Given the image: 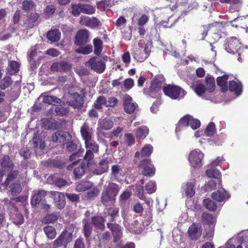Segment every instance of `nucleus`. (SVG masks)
Segmentation results:
<instances>
[{
	"label": "nucleus",
	"instance_id": "1",
	"mask_svg": "<svg viewBox=\"0 0 248 248\" xmlns=\"http://www.w3.org/2000/svg\"><path fill=\"white\" fill-rule=\"evenodd\" d=\"M188 125L192 129H196L200 126L201 122L198 119H195L190 115H185L179 121L176 127V132H180Z\"/></svg>",
	"mask_w": 248,
	"mask_h": 248
},
{
	"label": "nucleus",
	"instance_id": "2",
	"mask_svg": "<svg viewBox=\"0 0 248 248\" xmlns=\"http://www.w3.org/2000/svg\"><path fill=\"white\" fill-rule=\"evenodd\" d=\"M203 222L205 224L206 236L209 239L212 238L214 235V224L216 218L209 213H204L202 215Z\"/></svg>",
	"mask_w": 248,
	"mask_h": 248
},
{
	"label": "nucleus",
	"instance_id": "3",
	"mask_svg": "<svg viewBox=\"0 0 248 248\" xmlns=\"http://www.w3.org/2000/svg\"><path fill=\"white\" fill-rule=\"evenodd\" d=\"M165 94L172 99L183 97L186 94L185 91L177 86L168 85L163 88Z\"/></svg>",
	"mask_w": 248,
	"mask_h": 248
},
{
	"label": "nucleus",
	"instance_id": "4",
	"mask_svg": "<svg viewBox=\"0 0 248 248\" xmlns=\"http://www.w3.org/2000/svg\"><path fill=\"white\" fill-rule=\"evenodd\" d=\"M119 190L120 188L118 185L114 183H110L106 190L102 193L103 202L105 203L109 201H114Z\"/></svg>",
	"mask_w": 248,
	"mask_h": 248
},
{
	"label": "nucleus",
	"instance_id": "5",
	"mask_svg": "<svg viewBox=\"0 0 248 248\" xmlns=\"http://www.w3.org/2000/svg\"><path fill=\"white\" fill-rule=\"evenodd\" d=\"M204 154L199 149H195L190 152L188 160L191 166L197 169L201 168L203 165L202 160Z\"/></svg>",
	"mask_w": 248,
	"mask_h": 248
},
{
	"label": "nucleus",
	"instance_id": "6",
	"mask_svg": "<svg viewBox=\"0 0 248 248\" xmlns=\"http://www.w3.org/2000/svg\"><path fill=\"white\" fill-rule=\"evenodd\" d=\"M224 47L228 53L232 54L238 53L239 55L240 54L241 43L236 37H232L228 38L226 41Z\"/></svg>",
	"mask_w": 248,
	"mask_h": 248
},
{
	"label": "nucleus",
	"instance_id": "7",
	"mask_svg": "<svg viewBox=\"0 0 248 248\" xmlns=\"http://www.w3.org/2000/svg\"><path fill=\"white\" fill-rule=\"evenodd\" d=\"M72 240V234L67 231H63L53 242V248H58L63 246L64 248H66L67 245Z\"/></svg>",
	"mask_w": 248,
	"mask_h": 248
},
{
	"label": "nucleus",
	"instance_id": "8",
	"mask_svg": "<svg viewBox=\"0 0 248 248\" xmlns=\"http://www.w3.org/2000/svg\"><path fill=\"white\" fill-rule=\"evenodd\" d=\"M140 167L141 169L142 174L145 176L151 177L155 173V167L150 160L144 159L142 160L140 162Z\"/></svg>",
	"mask_w": 248,
	"mask_h": 248
},
{
	"label": "nucleus",
	"instance_id": "9",
	"mask_svg": "<svg viewBox=\"0 0 248 248\" xmlns=\"http://www.w3.org/2000/svg\"><path fill=\"white\" fill-rule=\"evenodd\" d=\"M87 64L92 70L98 73H103L106 68L105 62L102 60H97L95 57L90 59Z\"/></svg>",
	"mask_w": 248,
	"mask_h": 248
},
{
	"label": "nucleus",
	"instance_id": "10",
	"mask_svg": "<svg viewBox=\"0 0 248 248\" xmlns=\"http://www.w3.org/2000/svg\"><path fill=\"white\" fill-rule=\"evenodd\" d=\"M42 126L46 129L54 130L62 128L61 122L52 118H46L42 120Z\"/></svg>",
	"mask_w": 248,
	"mask_h": 248
},
{
	"label": "nucleus",
	"instance_id": "11",
	"mask_svg": "<svg viewBox=\"0 0 248 248\" xmlns=\"http://www.w3.org/2000/svg\"><path fill=\"white\" fill-rule=\"evenodd\" d=\"M51 197L54 199L56 206L59 209H62L65 205V199L63 193L58 191L50 192Z\"/></svg>",
	"mask_w": 248,
	"mask_h": 248
},
{
	"label": "nucleus",
	"instance_id": "12",
	"mask_svg": "<svg viewBox=\"0 0 248 248\" xmlns=\"http://www.w3.org/2000/svg\"><path fill=\"white\" fill-rule=\"evenodd\" d=\"M150 52V50L147 46H145L144 48L140 47L135 51L133 56L138 61L142 62L147 58Z\"/></svg>",
	"mask_w": 248,
	"mask_h": 248
},
{
	"label": "nucleus",
	"instance_id": "13",
	"mask_svg": "<svg viewBox=\"0 0 248 248\" xmlns=\"http://www.w3.org/2000/svg\"><path fill=\"white\" fill-rule=\"evenodd\" d=\"M71 138L70 134L63 131H58L53 134L52 140L56 142H63Z\"/></svg>",
	"mask_w": 248,
	"mask_h": 248
},
{
	"label": "nucleus",
	"instance_id": "14",
	"mask_svg": "<svg viewBox=\"0 0 248 248\" xmlns=\"http://www.w3.org/2000/svg\"><path fill=\"white\" fill-rule=\"evenodd\" d=\"M211 197L218 202H222L228 200L230 195L224 189L221 188L214 192Z\"/></svg>",
	"mask_w": 248,
	"mask_h": 248
},
{
	"label": "nucleus",
	"instance_id": "15",
	"mask_svg": "<svg viewBox=\"0 0 248 248\" xmlns=\"http://www.w3.org/2000/svg\"><path fill=\"white\" fill-rule=\"evenodd\" d=\"M124 110L127 113H133L137 107V105L133 102L132 97L128 95L124 96Z\"/></svg>",
	"mask_w": 248,
	"mask_h": 248
},
{
	"label": "nucleus",
	"instance_id": "16",
	"mask_svg": "<svg viewBox=\"0 0 248 248\" xmlns=\"http://www.w3.org/2000/svg\"><path fill=\"white\" fill-rule=\"evenodd\" d=\"M71 65L66 62L61 61L60 62H54L50 67V71L52 72H65L69 70Z\"/></svg>",
	"mask_w": 248,
	"mask_h": 248
},
{
	"label": "nucleus",
	"instance_id": "17",
	"mask_svg": "<svg viewBox=\"0 0 248 248\" xmlns=\"http://www.w3.org/2000/svg\"><path fill=\"white\" fill-rule=\"evenodd\" d=\"M46 194V192L43 189L39 190L35 192L31 198V205L35 207L41 202H43V200L45 197Z\"/></svg>",
	"mask_w": 248,
	"mask_h": 248
},
{
	"label": "nucleus",
	"instance_id": "18",
	"mask_svg": "<svg viewBox=\"0 0 248 248\" xmlns=\"http://www.w3.org/2000/svg\"><path fill=\"white\" fill-rule=\"evenodd\" d=\"M188 232L191 239H197L201 235V226L199 224L194 223L189 227Z\"/></svg>",
	"mask_w": 248,
	"mask_h": 248
},
{
	"label": "nucleus",
	"instance_id": "19",
	"mask_svg": "<svg viewBox=\"0 0 248 248\" xmlns=\"http://www.w3.org/2000/svg\"><path fill=\"white\" fill-rule=\"evenodd\" d=\"M195 184L192 182H187L183 184L182 186V190L183 194H185L187 197H193L195 193Z\"/></svg>",
	"mask_w": 248,
	"mask_h": 248
},
{
	"label": "nucleus",
	"instance_id": "20",
	"mask_svg": "<svg viewBox=\"0 0 248 248\" xmlns=\"http://www.w3.org/2000/svg\"><path fill=\"white\" fill-rule=\"evenodd\" d=\"M38 100H42L43 102L47 103L49 105L56 106L57 104H61L62 100L55 96L45 95L42 94Z\"/></svg>",
	"mask_w": 248,
	"mask_h": 248
},
{
	"label": "nucleus",
	"instance_id": "21",
	"mask_svg": "<svg viewBox=\"0 0 248 248\" xmlns=\"http://www.w3.org/2000/svg\"><path fill=\"white\" fill-rule=\"evenodd\" d=\"M98 125V129L108 130L111 129L113 127V122L108 118H105L104 119L99 120Z\"/></svg>",
	"mask_w": 248,
	"mask_h": 248
},
{
	"label": "nucleus",
	"instance_id": "22",
	"mask_svg": "<svg viewBox=\"0 0 248 248\" xmlns=\"http://www.w3.org/2000/svg\"><path fill=\"white\" fill-rule=\"evenodd\" d=\"M108 160H101L93 170V173L96 175H101L106 172L108 169Z\"/></svg>",
	"mask_w": 248,
	"mask_h": 248
},
{
	"label": "nucleus",
	"instance_id": "23",
	"mask_svg": "<svg viewBox=\"0 0 248 248\" xmlns=\"http://www.w3.org/2000/svg\"><path fill=\"white\" fill-rule=\"evenodd\" d=\"M1 167L4 170H12L13 169L14 163L8 155H4L0 160Z\"/></svg>",
	"mask_w": 248,
	"mask_h": 248
},
{
	"label": "nucleus",
	"instance_id": "24",
	"mask_svg": "<svg viewBox=\"0 0 248 248\" xmlns=\"http://www.w3.org/2000/svg\"><path fill=\"white\" fill-rule=\"evenodd\" d=\"M228 89L231 92H234L237 96L239 95L242 92V86L241 83L234 80L229 81Z\"/></svg>",
	"mask_w": 248,
	"mask_h": 248
},
{
	"label": "nucleus",
	"instance_id": "25",
	"mask_svg": "<svg viewBox=\"0 0 248 248\" xmlns=\"http://www.w3.org/2000/svg\"><path fill=\"white\" fill-rule=\"evenodd\" d=\"M108 227L111 230L114 236L115 241H117L122 235L121 227L116 223H108Z\"/></svg>",
	"mask_w": 248,
	"mask_h": 248
},
{
	"label": "nucleus",
	"instance_id": "26",
	"mask_svg": "<svg viewBox=\"0 0 248 248\" xmlns=\"http://www.w3.org/2000/svg\"><path fill=\"white\" fill-rule=\"evenodd\" d=\"M80 133L85 142L92 139V130L87 124L85 123L81 128Z\"/></svg>",
	"mask_w": 248,
	"mask_h": 248
},
{
	"label": "nucleus",
	"instance_id": "27",
	"mask_svg": "<svg viewBox=\"0 0 248 248\" xmlns=\"http://www.w3.org/2000/svg\"><path fill=\"white\" fill-rule=\"evenodd\" d=\"M69 111L68 108L54 107L50 109L49 113L58 116H64L68 113Z\"/></svg>",
	"mask_w": 248,
	"mask_h": 248
},
{
	"label": "nucleus",
	"instance_id": "28",
	"mask_svg": "<svg viewBox=\"0 0 248 248\" xmlns=\"http://www.w3.org/2000/svg\"><path fill=\"white\" fill-rule=\"evenodd\" d=\"M61 32L58 29L50 30L47 33V39L52 42H56L59 41L61 38Z\"/></svg>",
	"mask_w": 248,
	"mask_h": 248
},
{
	"label": "nucleus",
	"instance_id": "29",
	"mask_svg": "<svg viewBox=\"0 0 248 248\" xmlns=\"http://www.w3.org/2000/svg\"><path fill=\"white\" fill-rule=\"evenodd\" d=\"M89 32L86 29L78 31V45L86 44L88 42Z\"/></svg>",
	"mask_w": 248,
	"mask_h": 248
},
{
	"label": "nucleus",
	"instance_id": "30",
	"mask_svg": "<svg viewBox=\"0 0 248 248\" xmlns=\"http://www.w3.org/2000/svg\"><path fill=\"white\" fill-rule=\"evenodd\" d=\"M229 77L227 75H224L221 77H219L217 79V85L221 87L222 92H225L228 90V85L227 80Z\"/></svg>",
	"mask_w": 248,
	"mask_h": 248
},
{
	"label": "nucleus",
	"instance_id": "31",
	"mask_svg": "<svg viewBox=\"0 0 248 248\" xmlns=\"http://www.w3.org/2000/svg\"><path fill=\"white\" fill-rule=\"evenodd\" d=\"M88 14L92 15L95 11V8L89 4H78V11Z\"/></svg>",
	"mask_w": 248,
	"mask_h": 248
},
{
	"label": "nucleus",
	"instance_id": "32",
	"mask_svg": "<svg viewBox=\"0 0 248 248\" xmlns=\"http://www.w3.org/2000/svg\"><path fill=\"white\" fill-rule=\"evenodd\" d=\"M94 46V53L96 55H99L102 52L103 49L102 41L99 38H94L93 40Z\"/></svg>",
	"mask_w": 248,
	"mask_h": 248
},
{
	"label": "nucleus",
	"instance_id": "33",
	"mask_svg": "<svg viewBox=\"0 0 248 248\" xmlns=\"http://www.w3.org/2000/svg\"><path fill=\"white\" fill-rule=\"evenodd\" d=\"M10 170V173L8 175L6 181L2 184H1V187H2L3 189H6L7 186L9 185L10 183L14 179H15L18 174V172L17 170Z\"/></svg>",
	"mask_w": 248,
	"mask_h": 248
},
{
	"label": "nucleus",
	"instance_id": "34",
	"mask_svg": "<svg viewBox=\"0 0 248 248\" xmlns=\"http://www.w3.org/2000/svg\"><path fill=\"white\" fill-rule=\"evenodd\" d=\"M19 68V63L16 61H11L9 63V66L7 68V72L10 75H14L18 72Z\"/></svg>",
	"mask_w": 248,
	"mask_h": 248
},
{
	"label": "nucleus",
	"instance_id": "35",
	"mask_svg": "<svg viewBox=\"0 0 248 248\" xmlns=\"http://www.w3.org/2000/svg\"><path fill=\"white\" fill-rule=\"evenodd\" d=\"M13 82V81L10 76H5L2 79H0V89L5 90L8 88Z\"/></svg>",
	"mask_w": 248,
	"mask_h": 248
},
{
	"label": "nucleus",
	"instance_id": "36",
	"mask_svg": "<svg viewBox=\"0 0 248 248\" xmlns=\"http://www.w3.org/2000/svg\"><path fill=\"white\" fill-rule=\"evenodd\" d=\"M44 231L46 235V237L50 239H54L56 235V231L55 229L51 226L47 225L45 226Z\"/></svg>",
	"mask_w": 248,
	"mask_h": 248
},
{
	"label": "nucleus",
	"instance_id": "37",
	"mask_svg": "<svg viewBox=\"0 0 248 248\" xmlns=\"http://www.w3.org/2000/svg\"><path fill=\"white\" fill-rule=\"evenodd\" d=\"M206 84V90L209 93H212L215 89V81L214 78L207 76L205 79Z\"/></svg>",
	"mask_w": 248,
	"mask_h": 248
},
{
	"label": "nucleus",
	"instance_id": "38",
	"mask_svg": "<svg viewBox=\"0 0 248 248\" xmlns=\"http://www.w3.org/2000/svg\"><path fill=\"white\" fill-rule=\"evenodd\" d=\"M206 173L208 177L210 178L213 177L216 179H217L218 183L220 182L219 179L221 176V173L218 170L211 168V169L207 170L206 171Z\"/></svg>",
	"mask_w": 248,
	"mask_h": 248
},
{
	"label": "nucleus",
	"instance_id": "39",
	"mask_svg": "<svg viewBox=\"0 0 248 248\" xmlns=\"http://www.w3.org/2000/svg\"><path fill=\"white\" fill-rule=\"evenodd\" d=\"M93 51V47L91 45L79 44L78 45V53L88 55Z\"/></svg>",
	"mask_w": 248,
	"mask_h": 248
},
{
	"label": "nucleus",
	"instance_id": "40",
	"mask_svg": "<svg viewBox=\"0 0 248 248\" xmlns=\"http://www.w3.org/2000/svg\"><path fill=\"white\" fill-rule=\"evenodd\" d=\"M107 102L106 98L102 95L99 96L95 101L93 107L96 109H101L103 105L106 107Z\"/></svg>",
	"mask_w": 248,
	"mask_h": 248
},
{
	"label": "nucleus",
	"instance_id": "41",
	"mask_svg": "<svg viewBox=\"0 0 248 248\" xmlns=\"http://www.w3.org/2000/svg\"><path fill=\"white\" fill-rule=\"evenodd\" d=\"M203 204L208 210L214 211L217 209L216 203L210 199H205L203 201Z\"/></svg>",
	"mask_w": 248,
	"mask_h": 248
},
{
	"label": "nucleus",
	"instance_id": "42",
	"mask_svg": "<svg viewBox=\"0 0 248 248\" xmlns=\"http://www.w3.org/2000/svg\"><path fill=\"white\" fill-rule=\"evenodd\" d=\"M149 133V129L146 126H141L138 128L136 131V135L138 138H145Z\"/></svg>",
	"mask_w": 248,
	"mask_h": 248
},
{
	"label": "nucleus",
	"instance_id": "43",
	"mask_svg": "<svg viewBox=\"0 0 248 248\" xmlns=\"http://www.w3.org/2000/svg\"><path fill=\"white\" fill-rule=\"evenodd\" d=\"M59 217V215L56 213L47 214L42 219V222L45 224L53 223L56 221Z\"/></svg>",
	"mask_w": 248,
	"mask_h": 248
},
{
	"label": "nucleus",
	"instance_id": "44",
	"mask_svg": "<svg viewBox=\"0 0 248 248\" xmlns=\"http://www.w3.org/2000/svg\"><path fill=\"white\" fill-rule=\"evenodd\" d=\"M45 165L50 167L57 168H62L64 166L63 163L58 160L48 159L45 163Z\"/></svg>",
	"mask_w": 248,
	"mask_h": 248
},
{
	"label": "nucleus",
	"instance_id": "45",
	"mask_svg": "<svg viewBox=\"0 0 248 248\" xmlns=\"http://www.w3.org/2000/svg\"><path fill=\"white\" fill-rule=\"evenodd\" d=\"M86 148L87 150H91L94 153H97L98 151V145L92 139L85 142Z\"/></svg>",
	"mask_w": 248,
	"mask_h": 248
},
{
	"label": "nucleus",
	"instance_id": "46",
	"mask_svg": "<svg viewBox=\"0 0 248 248\" xmlns=\"http://www.w3.org/2000/svg\"><path fill=\"white\" fill-rule=\"evenodd\" d=\"M10 191L12 195L15 196L19 194L22 190L21 185L19 183H12L9 186Z\"/></svg>",
	"mask_w": 248,
	"mask_h": 248
},
{
	"label": "nucleus",
	"instance_id": "47",
	"mask_svg": "<svg viewBox=\"0 0 248 248\" xmlns=\"http://www.w3.org/2000/svg\"><path fill=\"white\" fill-rule=\"evenodd\" d=\"M92 223L95 227L100 230H103L105 227L103 219L100 217H93L92 218Z\"/></svg>",
	"mask_w": 248,
	"mask_h": 248
},
{
	"label": "nucleus",
	"instance_id": "48",
	"mask_svg": "<svg viewBox=\"0 0 248 248\" xmlns=\"http://www.w3.org/2000/svg\"><path fill=\"white\" fill-rule=\"evenodd\" d=\"M194 92L199 95L202 96L205 92L204 86L201 83H196L192 86Z\"/></svg>",
	"mask_w": 248,
	"mask_h": 248
},
{
	"label": "nucleus",
	"instance_id": "49",
	"mask_svg": "<svg viewBox=\"0 0 248 248\" xmlns=\"http://www.w3.org/2000/svg\"><path fill=\"white\" fill-rule=\"evenodd\" d=\"M53 181L55 185L59 188L65 186L67 184V182L62 178H56L55 175L52 176Z\"/></svg>",
	"mask_w": 248,
	"mask_h": 248
},
{
	"label": "nucleus",
	"instance_id": "50",
	"mask_svg": "<svg viewBox=\"0 0 248 248\" xmlns=\"http://www.w3.org/2000/svg\"><path fill=\"white\" fill-rule=\"evenodd\" d=\"M216 133L215 125L213 123H210L207 126L204 134L206 136H212Z\"/></svg>",
	"mask_w": 248,
	"mask_h": 248
},
{
	"label": "nucleus",
	"instance_id": "51",
	"mask_svg": "<svg viewBox=\"0 0 248 248\" xmlns=\"http://www.w3.org/2000/svg\"><path fill=\"white\" fill-rule=\"evenodd\" d=\"M89 23H88V27H90L92 29H94L99 27L101 25V22L97 18L93 17H90Z\"/></svg>",
	"mask_w": 248,
	"mask_h": 248
},
{
	"label": "nucleus",
	"instance_id": "52",
	"mask_svg": "<svg viewBox=\"0 0 248 248\" xmlns=\"http://www.w3.org/2000/svg\"><path fill=\"white\" fill-rule=\"evenodd\" d=\"M156 189V186L155 182L151 181L148 182L145 186V190L149 194L154 193Z\"/></svg>",
	"mask_w": 248,
	"mask_h": 248
},
{
	"label": "nucleus",
	"instance_id": "53",
	"mask_svg": "<svg viewBox=\"0 0 248 248\" xmlns=\"http://www.w3.org/2000/svg\"><path fill=\"white\" fill-rule=\"evenodd\" d=\"M153 151V147L150 144L145 145L141 150V156H149Z\"/></svg>",
	"mask_w": 248,
	"mask_h": 248
},
{
	"label": "nucleus",
	"instance_id": "54",
	"mask_svg": "<svg viewBox=\"0 0 248 248\" xmlns=\"http://www.w3.org/2000/svg\"><path fill=\"white\" fill-rule=\"evenodd\" d=\"M111 174L115 178H117L119 175H122V170L121 167L117 165L112 166L111 168Z\"/></svg>",
	"mask_w": 248,
	"mask_h": 248
},
{
	"label": "nucleus",
	"instance_id": "55",
	"mask_svg": "<svg viewBox=\"0 0 248 248\" xmlns=\"http://www.w3.org/2000/svg\"><path fill=\"white\" fill-rule=\"evenodd\" d=\"M32 140L35 148H39L40 149H43L45 148V145L44 141L38 139L37 137H33Z\"/></svg>",
	"mask_w": 248,
	"mask_h": 248
},
{
	"label": "nucleus",
	"instance_id": "56",
	"mask_svg": "<svg viewBox=\"0 0 248 248\" xmlns=\"http://www.w3.org/2000/svg\"><path fill=\"white\" fill-rule=\"evenodd\" d=\"M217 183L215 180H211L208 181L204 186V189L206 191H210L214 189L216 187Z\"/></svg>",
	"mask_w": 248,
	"mask_h": 248
},
{
	"label": "nucleus",
	"instance_id": "57",
	"mask_svg": "<svg viewBox=\"0 0 248 248\" xmlns=\"http://www.w3.org/2000/svg\"><path fill=\"white\" fill-rule=\"evenodd\" d=\"M77 166L78 164L75 162H72L67 167V169L68 170H73L75 179L78 178V172L77 171V168H78Z\"/></svg>",
	"mask_w": 248,
	"mask_h": 248
},
{
	"label": "nucleus",
	"instance_id": "58",
	"mask_svg": "<svg viewBox=\"0 0 248 248\" xmlns=\"http://www.w3.org/2000/svg\"><path fill=\"white\" fill-rule=\"evenodd\" d=\"M92 184L90 182H84L78 184V190L85 191L91 187Z\"/></svg>",
	"mask_w": 248,
	"mask_h": 248
},
{
	"label": "nucleus",
	"instance_id": "59",
	"mask_svg": "<svg viewBox=\"0 0 248 248\" xmlns=\"http://www.w3.org/2000/svg\"><path fill=\"white\" fill-rule=\"evenodd\" d=\"M63 146H65L66 149L69 152H73L77 148V145L73 141L67 142L63 144Z\"/></svg>",
	"mask_w": 248,
	"mask_h": 248
},
{
	"label": "nucleus",
	"instance_id": "60",
	"mask_svg": "<svg viewBox=\"0 0 248 248\" xmlns=\"http://www.w3.org/2000/svg\"><path fill=\"white\" fill-rule=\"evenodd\" d=\"M80 92L81 93V94H78V109H80L84 103V96L85 93H86L84 89H82Z\"/></svg>",
	"mask_w": 248,
	"mask_h": 248
},
{
	"label": "nucleus",
	"instance_id": "61",
	"mask_svg": "<svg viewBox=\"0 0 248 248\" xmlns=\"http://www.w3.org/2000/svg\"><path fill=\"white\" fill-rule=\"evenodd\" d=\"M107 212L108 214L111 217V219H113L117 216L118 209L117 208L111 207L108 209Z\"/></svg>",
	"mask_w": 248,
	"mask_h": 248
},
{
	"label": "nucleus",
	"instance_id": "62",
	"mask_svg": "<svg viewBox=\"0 0 248 248\" xmlns=\"http://www.w3.org/2000/svg\"><path fill=\"white\" fill-rule=\"evenodd\" d=\"M90 17L86 16H81L79 17V23L83 26L88 27L89 23Z\"/></svg>",
	"mask_w": 248,
	"mask_h": 248
},
{
	"label": "nucleus",
	"instance_id": "63",
	"mask_svg": "<svg viewBox=\"0 0 248 248\" xmlns=\"http://www.w3.org/2000/svg\"><path fill=\"white\" fill-rule=\"evenodd\" d=\"M107 102L106 107H114L118 103V99L114 97H109Z\"/></svg>",
	"mask_w": 248,
	"mask_h": 248
},
{
	"label": "nucleus",
	"instance_id": "64",
	"mask_svg": "<svg viewBox=\"0 0 248 248\" xmlns=\"http://www.w3.org/2000/svg\"><path fill=\"white\" fill-rule=\"evenodd\" d=\"M162 86V83L158 82L157 79H155L152 83L151 89L158 91Z\"/></svg>",
	"mask_w": 248,
	"mask_h": 248
}]
</instances>
